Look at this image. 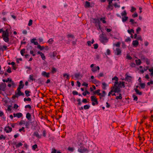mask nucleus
<instances>
[{"label":"nucleus","instance_id":"1","mask_svg":"<svg viewBox=\"0 0 153 153\" xmlns=\"http://www.w3.org/2000/svg\"><path fill=\"white\" fill-rule=\"evenodd\" d=\"M112 80H115L116 81L114 82V86L113 87L111 88V91L109 92L108 94V96H110V94H111L112 92H114L115 93H118L120 91L119 87H118L117 85L119 83L118 82V79L116 76L114 77L112 79Z\"/></svg>","mask_w":153,"mask_h":153},{"label":"nucleus","instance_id":"2","mask_svg":"<svg viewBox=\"0 0 153 153\" xmlns=\"http://www.w3.org/2000/svg\"><path fill=\"white\" fill-rule=\"evenodd\" d=\"M79 147L78 150V152L81 153H87L88 151L87 149L83 147L82 144H78Z\"/></svg>","mask_w":153,"mask_h":153},{"label":"nucleus","instance_id":"3","mask_svg":"<svg viewBox=\"0 0 153 153\" xmlns=\"http://www.w3.org/2000/svg\"><path fill=\"white\" fill-rule=\"evenodd\" d=\"M92 21L93 23H94L98 30L99 29L101 30V26L100 25V22L99 19H92Z\"/></svg>","mask_w":153,"mask_h":153},{"label":"nucleus","instance_id":"4","mask_svg":"<svg viewBox=\"0 0 153 153\" xmlns=\"http://www.w3.org/2000/svg\"><path fill=\"white\" fill-rule=\"evenodd\" d=\"M94 64H92L90 66V67L92 68L91 71L93 72H99L100 69V67L98 66H95L94 67Z\"/></svg>","mask_w":153,"mask_h":153},{"label":"nucleus","instance_id":"5","mask_svg":"<svg viewBox=\"0 0 153 153\" xmlns=\"http://www.w3.org/2000/svg\"><path fill=\"white\" fill-rule=\"evenodd\" d=\"M91 101L93 102L92 103V105H94L95 104H97L98 102L97 99L95 96H91Z\"/></svg>","mask_w":153,"mask_h":153},{"label":"nucleus","instance_id":"6","mask_svg":"<svg viewBox=\"0 0 153 153\" xmlns=\"http://www.w3.org/2000/svg\"><path fill=\"white\" fill-rule=\"evenodd\" d=\"M20 89H21L17 88V91L15 92L16 96H17V97H18L19 96L24 95V93L21 92Z\"/></svg>","mask_w":153,"mask_h":153},{"label":"nucleus","instance_id":"7","mask_svg":"<svg viewBox=\"0 0 153 153\" xmlns=\"http://www.w3.org/2000/svg\"><path fill=\"white\" fill-rule=\"evenodd\" d=\"M78 144H83V142L84 141V137L83 136H78Z\"/></svg>","mask_w":153,"mask_h":153},{"label":"nucleus","instance_id":"8","mask_svg":"<svg viewBox=\"0 0 153 153\" xmlns=\"http://www.w3.org/2000/svg\"><path fill=\"white\" fill-rule=\"evenodd\" d=\"M103 34H102L100 35V40L102 43H105L107 42V39L105 37L103 36Z\"/></svg>","mask_w":153,"mask_h":153},{"label":"nucleus","instance_id":"9","mask_svg":"<svg viewBox=\"0 0 153 153\" xmlns=\"http://www.w3.org/2000/svg\"><path fill=\"white\" fill-rule=\"evenodd\" d=\"M6 87V85L5 83H2L0 84V90L4 91Z\"/></svg>","mask_w":153,"mask_h":153},{"label":"nucleus","instance_id":"10","mask_svg":"<svg viewBox=\"0 0 153 153\" xmlns=\"http://www.w3.org/2000/svg\"><path fill=\"white\" fill-rule=\"evenodd\" d=\"M4 130L7 133H8L12 131V129L9 126H7L5 127Z\"/></svg>","mask_w":153,"mask_h":153},{"label":"nucleus","instance_id":"11","mask_svg":"<svg viewBox=\"0 0 153 153\" xmlns=\"http://www.w3.org/2000/svg\"><path fill=\"white\" fill-rule=\"evenodd\" d=\"M114 54L116 55H120L121 54V51L120 48H117L114 51Z\"/></svg>","mask_w":153,"mask_h":153},{"label":"nucleus","instance_id":"12","mask_svg":"<svg viewBox=\"0 0 153 153\" xmlns=\"http://www.w3.org/2000/svg\"><path fill=\"white\" fill-rule=\"evenodd\" d=\"M126 77L125 80L128 82H130L131 81L132 77L131 76L128 75L127 74H125Z\"/></svg>","mask_w":153,"mask_h":153},{"label":"nucleus","instance_id":"13","mask_svg":"<svg viewBox=\"0 0 153 153\" xmlns=\"http://www.w3.org/2000/svg\"><path fill=\"white\" fill-rule=\"evenodd\" d=\"M13 116L14 117H17L18 118H20L23 116L22 114L21 113H19L17 114H13Z\"/></svg>","mask_w":153,"mask_h":153},{"label":"nucleus","instance_id":"14","mask_svg":"<svg viewBox=\"0 0 153 153\" xmlns=\"http://www.w3.org/2000/svg\"><path fill=\"white\" fill-rule=\"evenodd\" d=\"M118 87H119L120 89V88H122L123 87V88L125 87V82H121V81H120L119 82V83H118Z\"/></svg>","mask_w":153,"mask_h":153},{"label":"nucleus","instance_id":"15","mask_svg":"<svg viewBox=\"0 0 153 153\" xmlns=\"http://www.w3.org/2000/svg\"><path fill=\"white\" fill-rule=\"evenodd\" d=\"M50 73H47L46 72L43 71L42 73V75L44 76H45L47 78H48L50 77Z\"/></svg>","mask_w":153,"mask_h":153},{"label":"nucleus","instance_id":"16","mask_svg":"<svg viewBox=\"0 0 153 153\" xmlns=\"http://www.w3.org/2000/svg\"><path fill=\"white\" fill-rule=\"evenodd\" d=\"M37 53L40 55L42 60H45V56L43 53L39 51H38L37 52Z\"/></svg>","mask_w":153,"mask_h":153},{"label":"nucleus","instance_id":"17","mask_svg":"<svg viewBox=\"0 0 153 153\" xmlns=\"http://www.w3.org/2000/svg\"><path fill=\"white\" fill-rule=\"evenodd\" d=\"M36 38L33 39H31L30 42L32 43H33L35 45H37L38 44V42L35 41H36Z\"/></svg>","mask_w":153,"mask_h":153},{"label":"nucleus","instance_id":"18","mask_svg":"<svg viewBox=\"0 0 153 153\" xmlns=\"http://www.w3.org/2000/svg\"><path fill=\"white\" fill-rule=\"evenodd\" d=\"M132 44L134 47H136L138 45L139 42L137 40H135L133 41Z\"/></svg>","mask_w":153,"mask_h":153},{"label":"nucleus","instance_id":"19","mask_svg":"<svg viewBox=\"0 0 153 153\" xmlns=\"http://www.w3.org/2000/svg\"><path fill=\"white\" fill-rule=\"evenodd\" d=\"M100 90H97L94 91V94H97L98 95H99L102 97H104V95H101V94L100 93Z\"/></svg>","mask_w":153,"mask_h":153},{"label":"nucleus","instance_id":"20","mask_svg":"<svg viewBox=\"0 0 153 153\" xmlns=\"http://www.w3.org/2000/svg\"><path fill=\"white\" fill-rule=\"evenodd\" d=\"M24 86V85L23 84V82L22 81H20L19 82V87L18 88L19 89L22 88Z\"/></svg>","mask_w":153,"mask_h":153},{"label":"nucleus","instance_id":"21","mask_svg":"<svg viewBox=\"0 0 153 153\" xmlns=\"http://www.w3.org/2000/svg\"><path fill=\"white\" fill-rule=\"evenodd\" d=\"M84 7L85 8H87L90 7V4L89 2L86 1L84 5Z\"/></svg>","mask_w":153,"mask_h":153},{"label":"nucleus","instance_id":"22","mask_svg":"<svg viewBox=\"0 0 153 153\" xmlns=\"http://www.w3.org/2000/svg\"><path fill=\"white\" fill-rule=\"evenodd\" d=\"M9 36H2L4 40L6 42H8L9 41Z\"/></svg>","mask_w":153,"mask_h":153},{"label":"nucleus","instance_id":"23","mask_svg":"<svg viewBox=\"0 0 153 153\" xmlns=\"http://www.w3.org/2000/svg\"><path fill=\"white\" fill-rule=\"evenodd\" d=\"M26 118L29 120H31V115L30 113H28L26 115Z\"/></svg>","mask_w":153,"mask_h":153},{"label":"nucleus","instance_id":"24","mask_svg":"<svg viewBox=\"0 0 153 153\" xmlns=\"http://www.w3.org/2000/svg\"><path fill=\"white\" fill-rule=\"evenodd\" d=\"M134 90L137 94L140 95H142V92L141 91H140L138 90L137 88H134Z\"/></svg>","mask_w":153,"mask_h":153},{"label":"nucleus","instance_id":"25","mask_svg":"<svg viewBox=\"0 0 153 153\" xmlns=\"http://www.w3.org/2000/svg\"><path fill=\"white\" fill-rule=\"evenodd\" d=\"M29 79L30 80L32 81L35 80V78L34 77V76L33 74H31L30 75Z\"/></svg>","mask_w":153,"mask_h":153},{"label":"nucleus","instance_id":"26","mask_svg":"<svg viewBox=\"0 0 153 153\" xmlns=\"http://www.w3.org/2000/svg\"><path fill=\"white\" fill-rule=\"evenodd\" d=\"M128 18L126 16H125L123 17H122V19L123 22H125L127 21L128 20Z\"/></svg>","mask_w":153,"mask_h":153},{"label":"nucleus","instance_id":"27","mask_svg":"<svg viewBox=\"0 0 153 153\" xmlns=\"http://www.w3.org/2000/svg\"><path fill=\"white\" fill-rule=\"evenodd\" d=\"M33 135L39 138H40L41 137V136L39 135L37 131L34 132L33 133Z\"/></svg>","mask_w":153,"mask_h":153},{"label":"nucleus","instance_id":"28","mask_svg":"<svg viewBox=\"0 0 153 153\" xmlns=\"http://www.w3.org/2000/svg\"><path fill=\"white\" fill-rule=\"evenodd\" d=\"M75 77L76 78H79V77H82L79 73H76L74 74Z\"/></svg>","mask_w":153,"mask_h":153},{"label":"nucleus","instance_id":"29","mask_svg":"<svg viewBox=\"0 0 153 153\" xmlns=\"http://www.w3.org/2000/svg\"><path fill=\"white\" fill-rule=\"evenodd\" d=\"M67 37L68 38H71L72 39H74V37L73 35L71 34H68L67 36Z\"/></svg>","mask_w":153,"mask_h":153},{"label":"nucleus","instance_id":"30","mask_svg":"<svg viewBox=\"0 0 153 153\" xmlns=\"http://www.w3.org/2000/svg\"><path fill=\"white\" fill-rule=\"evenodd\" d=\"M37 47L40 50H43L44 48V46H41L40 45L38 44L37 45Z\"/></svg>","mask_w":153,"mask_h":153},{"label":"nucleus","instance_id":"31","mask_svg":"<svg viewBox=\"0 0 153 153\" xmlns=\"http://www.w3.org/2000/svg\"><path fill=\"white\" fill-rule=\"evenodd\" d=\"M51 72L52 74H55L56 72V68H55L53 67L52 68Z\"/></svg>","mask_w":153,"mask_h":153},{"label":"nucleus","instance_id":"32","mask_svg":"<svg viewBox=\"0 0 153 153\" xmlns=\"http://www.w3.org/2000/svg\"><path fill=\"white\" fill-rule=\"evenodd\" d=\"M30 123V122H26L25 123V126L26 128H29Z\"/></svg>","mask_w":153,"mask_h":153},{"label":"nucleus","instance_id":"33","mask_svg":"<svg viewBox=\"0 0 153 153\" xmlns=\"http://www.w3.org/2000/svg\"><path fill=\"white\" fill-rule=\"evenodd\" d=\"M122 95L121 94H119V96H117L116 97V99L117 100H121L122 99Z\"/></svg>","mask_w":153,"mask_h":153},{"label":"nucleus","instance_id":"34","mask_svg":"<svg viewBox=\"0 0 153 153\" xmlns=\"http://www.w3.org/2000/svg\"><path fill=\"white\" fill-rule=\"evenodd\" d=\"M135 62L137 65H140L141 63V61L140 59L136 60Z\"/></svg>","mask_w":153,"mask_h":153},{"label":"nucleus","instance_id":"35","mask_svg":"<svg viewBox=\"0 0 153 153\" xmlns=\"http://www.w3.org/2000/svg\"><path fill=\"white\" fill-rule=\"evenodd\" d=\"M121 16L122 17L124 16H126L127 13L126 12V11L124 10L123 12L121 13Z\"/></svg>","mask_w":153,"mask_h":153},{"label":"nucleus","instance_id":"36","mask_svg":"<svg viewBox=\"0 0 153 153\" xmlns=\"http://www.w3.org/2000/svg\"><path fill=\"white\" fill-rule=\"evenodd\" d=\"M2 36H9V33L4 31L3 32Z\"/></svg>","mask_w":153,"mask_h":153},{"label":"nucleus","instance_id":"37","mask_svg":"<svg viewBox=\"0 0 153 153\" xmlns=\"http://www.w3.org/2000/svg\"><path fill=\"white\" fill-rule=\"evenodd\" d=\"M20 53L22 56H24V53H25V49H22L20 51Z\"/></svg>","mask_w":153,"mask_h":153},{"label":"nucleus","instance_id":"38","mask_svg":"<svg viewBox=\"0 0 153 153\" xmlns=\"http://www.w3.org/2000/svg\"><path fill=\"white\" fill-rule=\"evenodd\" d=\"M100 20L103 23L105 24L106 23V21L105 20V17H102L100 18Z\"/></svg>","mask_w":153,"mask_h":153},{"label":"nucleus","instance_id":"39","mask_svg":"<svg viewBox=\"0 0 153 153\" xmlns=\"http://www.w3.org/2000/svg\"><path fill=\"white\" fill-rule=\"evenodd\" d=\"M90 107V106L88 105H85L83 107L84 108L85 110L88 109Z\"/></svg>","mask_w":153,"mask_h":153},{"label":"nucleus","instance_id":"40","mask_svg":"<svg viewBox=\"0 0 153 153\" xmlns=\"http://www.w3.org/2000/svg\"><path fill=\"white\" fill-rule=\"evenodd\" d=\"M102 84L103 85V87L102 88L103 89H106V87L107 86L105 82H103L102 83Z\"/></svg>","mask_w":153,"mask_h":153},{"label":"nucleus","instance_id":"41","mask_svg":"<svg viewBox=\"0 0 153 153\" xmlns=\"http://www.w3.org/2000/svg\"><path fill=\"white\" fill-rule=\"evenodd\" d=\"M107 9L112 10L113 9V5L111 4H108Z\"/></svg>","mask_w":153,"mask_h":153},{"label":"nucleus","instance_id":"42","mask_svg":"<svg viewBox=\"0 0 153 153\" xmlns=\"http://www.w3.org/2000/svg\"><path fill=\"white\" fill-rule=\"evenodd\" d=\"M92 82L95 84L98 83L99 82V81H98L97 80L95 79L92 80Z\"/></svg>","mask_w":153,"mask_h":153},{"label":"nucleus","instance_id":"43","mask_svg":"<svg viewBox=\"0 0 153 153\" xmlns=\"http://www.w3.org/2000/svg\"><path fill=\"white\" fill-rule=\"evenodd\" d=\"M136 9L133 6L131 7V9L130 11L131 12L133 13L136 11Z\"/></svg>","mask_w":153,"mask_h":153},{"label":"nucleus","instance_id":"44","mask_svg":"<svg viewBox=\"0 0 153 153\" xmlns=\"http://www.w3.org/2000/svg\"><path fill=\"white\" fill-rule=\"evenodd\" d=\"M87 94H90V92L87 90L85 92H83L82 93V94L84 96H86Z\"/></svg>","mask_w":153,"mask_h":153},{"label":"nucleus","instance_id":"45","mask_svg":"<svg viewBox=\"0 0 153 153\" xmlns=\"http://www.w3.org/2000/svg\"><path fill=\"white\" fill-rule=\"evenodd\" d=\"M30 91H25V93L26 94V95L27 97L29 96L30 95L29 94Z\"/></svg>","mask_w":153,"mask_h":153},{"label":"nucleus","instance_id":"46","mask_svg":"<svg viewBox=\"0 0 153 153\" xmlns=\"http://www.w3.org/2000/svg\"><path fill=\"white\" fill-rule=\"evenodd\" d=\"M141 87L142 88H145V84L144 83H141L140 84Z\"/></svg>","mask_w":153,"mask_h":153},{"label":"nucleus","instance_id":"47","mask_svg":"<svg viewBox=\"0 0 153 153\" xmlns=\"http://www.w3.org/2000/svg\"><path fill=\"white\" fill-rule=\"evenodd\" d=\"M64 77H65L67 79H69V75L67 74H63Z\"/></svg>","mask_w":153,"mask_h":153},{"label":"nucleus","instance_id":"48","mask_svg":"<svg viewBox=\"0 0 153 153\" xmlns=\"http://www.w3.org/2000/svg\"><path fill=\"white\" fill-rule=\"evenodd\" d=\"M3 81L4 82H7L9 81L11 82L12 80L11 79H9V78H7L6 80L4 79L3 80Z\"/></svg>","mask_w":153,"mask_h":153},{"label":"nucleus","instance_id":"49","mask_svg":"<svg viewBox=\"0 0 153 153\" xmlns=\"http://www.w3.org/2000/svg\"><path fill=\"white\" fill-rule=\"evenodd\" d=\"M53 41L52 39H50L48 41V42L50 44H52Z\"/></svg>","mask_w":153,"mask_h":153},{"label":"nucleus","instance_id":"50","mask_svg":"<svg viewBox=\"0 0 153 153\" xmlns=\"http://www.w3.org/2000/svg\"><path fill=\"white\" fill-rule=\"evenodd\" d=\"M128 32L130 34H131V33H132V32L133 33H134V30L132 29H131L130 30H128Z\"/></svg>","mask_w":153,"mask_h":153},{"label":"nucleus","instance_id":"51","mask_svg":"<svg viewBox=\"0 0 153 153\" xmlns=\"http://www.w3.org/2000/svg\"><path fill=\"white\" fill-rule=\"evenodd\" d=\"M120 42H118L116 44H114V45H115L117 47H119L120 46Z\"/></svg>","mask_w":153,"mask_h":153},{"label":"nucleus","instance_id":"52","mask_svg":"<svg viewBox=\"0 0 153 153\" xmlns=\"http://www.w3.org/2000/svg\"><path fill=\"white\" fill-rule=\"evenodd\" d=\"M24 101H25V102L26 101H31V99L30 98H25L24 99Z\"/></svg>","mask_w":153,"mask_h":153},{"label":"nucleus","instance_id":"53","mask_svg":"<svg viewBox=\"0 0 153 153\" xmlns=\"http://www.w3.org/2000/svg\"><path fill=\"white\" fill-rule=\"evenodd\" d=\"M32 23H33V21L31 19H30V20L29 21V23L28 24V25L29 26H31L32 24Z\"/></svg>","mask_w":153,"mask_h":153},{"label":"nucleus","instance_id":"54","mask_svg":"<svg viewBox=\"0 0 153 153\" xmlns=\"http://www.w3.org/2000/svg\"><path fill=\"white\" fill-rule=\"evenodd\" d=\"M22 144L21 143H19L17 144L16 145V147H19L22 146Z\"/></svg>","mask_w":153,"mask_h":153},{"label":"nucleus","instance_id":"55","mask_svg":"<svg viewBox=\"0 0 153 153\" xmlns=\"http://www.w3.org/2000/svg\"><path fill=\"white\" fill-rule=\"evenodd\" d=\"M77 102H78V105H81V100L79 99H78L77 100Z\"/></svg>","mask_w":153,"mask_h":153},{"label":"nucleus","instance_id":"56","mask_svg":"<svg viewBox=\"0 0 153 153\" xmlns=\"http://www.w3.org/2000/svg\"><path fill=\"white\" fill-rule=\"evenodd\" d=\"M37 147V144H35L32 146V149L33 150H35L36 149Z\"/></svg>","mask_w":153,"mask_h":153},{"label":"nucleus","instance_id":"57","mask_svg":"<svg viewBox=\"0 0 153 153\" xmlns=\"http://www.w3.org/2000/svg\"><path fill=\"white\" fill-rule=\"evenodd\" d=\"M133 97L134 98V100H135L136 101L137 100L138 98L136 96L134 95H133Z\"/></svg>","mask_w":153,"mask_h":153},{"label":"nucleus","instance_id":"58","mask_svg":"<svg viewBox=\"0 0 153 153\" xmlns=\"http://www.w3.org/2000/svg\"><path fill=\"white\" fill-rule=\"evenodd\" d=\"M19 131L20 132H21L22 131H23V132H25V128L24 127H22V128L19 129Z\"/></svg>","mask_w":153,"mask_h":153},{"label":"nucleus","instance_id":"59","mask_svg":"<svg viewBox=\"0 0 153 153\" xmlns=\"http://www.w3.org/2000/svg\"><path fill=\"white\" fill-rule=\"evenodd\" d=\"M110 53V51L109 49H107L106 51V54L107 55H109Z\"/></svg>","mask_w":153,"mask_h":153},{"label":"nucleus","instance_id":"60","mask_svg":"<svg viewBox=\"0 0 153 153\" xmlns=\"http://www.w3.org/2000/svg\"><path fill=\"white\" fill-rule=\"evenodd\" d=\"M30 54L32 55V56H34L36 55V54L34 53V52L33 50H30Z\"/></svg>","mask_w":153,"mask_h":153},{"label":"nucleus","instance_id":"61","mask_svg":"<svg viewBox=\"0 0 153 153\" xmlns=\"http://www.w3.org/2000/svg\"><path fill=\"white\" fill-rule=\"evenodd\" d=\"M137 16L138 14L137 13H134L132 15V16L134 18L137 17Z\"/></svg>","mask_w":153,"mask_h":153},{"label":"nucleus","instance_id":"62","mask_svg":"<svg viewBox=\"0 0 153 153\" xmlns=\"http://www.w3.org/2000/svg\"><path fill=\"white\" fill-rule=\"evenodd\" d=\"M5 138H6L3 135H1L0 136V140H1L2 139H3L4 140H5Z\"/></svg>","mask_w":153,"mask_h":153},{"label":"nucleus","instance_id":"63","mask_svg":"<svg viewBox=\"0 0 153 153\" xmlns=\"http://www.w3.org/2000/svg\"><path fill=\"white\" fill-rule=\"evenodd\" d=\"M141 30V28L140 27H138L136 30V31L137 33H138Z\"/></svg>","mask_w":153,"mask_h":153},{"label":"nucleus","instance_id":"64","mask_svg":"<svg viewBox=\"0 0 153 153\" xmlns=\"http://www.w3.org/2000/svg\"><path fill=\"white\" fill-rule=\"evenodd\" d=\"M56 153V150L54 148H53L52 149V151L51 152V153Z\"/></svg>","mask_w":153,"mask_h":153}]
</instances>
